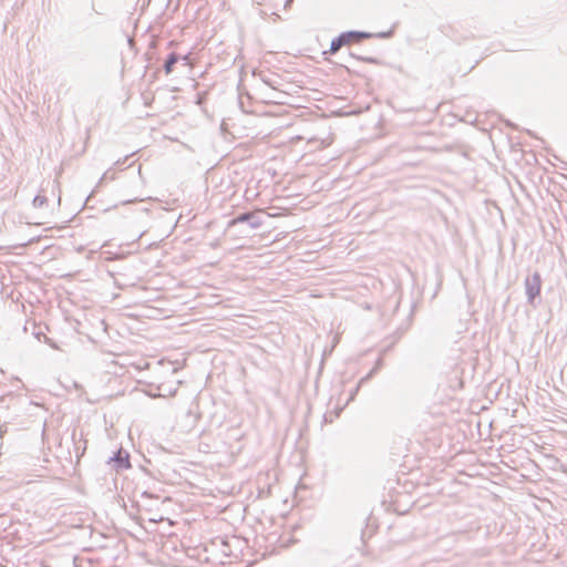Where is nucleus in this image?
I'll return each mask as SVG.
<instances>
[{
	"label": "nucleus",
	"instance_id": "obj_1",
	"mask_svg": "<svg viewBox=\"0 0 567 567\" xmlns=\"http://www.w3.org/2000/svg\"><path fill=\"white\" fill-rule=\"evenodd\" d=\"M361 38H362V34L358 33V32H344L339 35L342 47L357 43L361 40Z\"/></svg>",
	"mask_w": 567,
	"mask_h": 567
},
{
	"label": "nucleus",
	"instance_id": "obj_2",
	"mask_svg": "<svg viewBox=\"0 0 567 567\" xmlns=\"http://www.w3.org/2000/svg\"><path fill=\"white\" fill-rule=\"evenodd\" d=\"M535 285L528 288V295L530 299H534L540 292V278L538 275L534 277Z\"/></svg>",
	"mask_w": 567,
	"mask_h": 567
},
{
	"label": "nucleus",
	"instance_id": "obj_3",
	"mask_svg": "<svg viewBox=\"0 0 567 567\" xmlns=\"http://www.w3.org/2000/svg\"><path fill=\"white\" fill-rule=\"evenodd\" d=\"M178 58L175 53H172L166 63H165V72L166 74H169L172 71H173V68L175 65V63L177 62Z\"/></svg>",
	"mask_w": 567,
	"mask_h": 567
},
{
	"label": "nucleus",
	"instance_id": "obj_4",
	"mask_svg": "<svg viewBox=\"0 0 567 567\" xmlns=\"http://www.w3.org/2000/svg\"><path fill=\"white\" fill-rule=\"evenodd\" d=\"M342 48L341 40L338 38L333 39L330 44L329 51H324V54L330 53L334 54Z\"/></svg>",
	"mask_w": 567,
	"mask_h": 567
},
{
	"label": "nucleus",
	"instance_id": "obj_5",
	"mask_svg": "<svg viewBox=\"0 0 567 567\" xmlns=\"http://www.w3.org/2000/svg\"><path fill=\"white\" fill-rule=\"evenodd\" d=\"M249 217H250V215H249V214H243V215L238 216L236 219H234V220L231 221V225H234V224H236V223H243V221H246V220H248V219H249Z\"/></svg>",
	"mask_w": 567,
	"mask_h": 567
}]
</instances>
